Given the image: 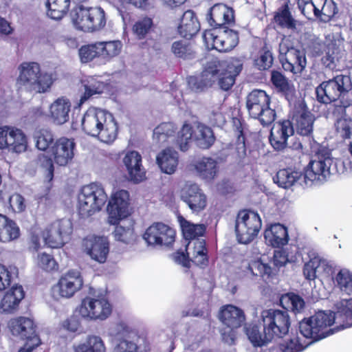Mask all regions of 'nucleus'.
<instances>
[{
  "instance_id": "1",
  "label": "nucleus",
  "mask_w": 352,
  "mask_h": 352,
  "mask_svg": "<svg viewBox=\"0 0 352 352\" xmlns=\"http://www.w3.org/2000/svg\"><path fill=\"white\" fill-rule=\"evenodd\" d=\"M280 303L286 311L270 309L262 311V331L257 324H251L245 327L246 335L254 346H264L274 339L286 336L291 326L290 317L287 311L298 313L305 307L304 300L293 293L282 295Z\"/></svg>"
},
{
  "instance_id": "2",
  "label": "nucleus",
  "mask_w": 352,
  "mask_h": 352,
  "mask_svg": "<svg viewBox=\"0 0 352 352\" xmlns=\"http://www.w3.org/2000/svg\"><path fill=\"white\" fill-rule=\"evenodd\" d=\"M243 64L238 59L223 61H214L210 63L199 76H190L188 84L195 91L202 90L212 85L216 79H219L220 87L227 91L235 82V78L241 72Z\"/></svg>"
},
{
  "instance_id": "3",
  "label": "nucleus",
  "mask_w": 352,
  "mask_h": 352,
  "mask_svg": "<svg viewBox=\"0 0 352 352\" xmlns=\"http://www.w3.org/2000/svg\"><path fill=\"white\" fill-rule=\"evenodd\" d=\"M82 130L97 137L101 142L110 144L117 138L118 124L113 114L104 109L90 107L81 120Z\"/></svg>"
},
{
  "instance_id": "4",
  "label": "nucleus",
  "mask_w": 352,
  "mask_h": 352,
  "mask_svg": "<svg viewBox=\"0 0 352 352\" xmlns=\"http://www.w3.org/2000/svg\"><path fill=\"white\" fill-rule=\"evenodd\" d=\"M17 84L29 91L45 93L56 80L54 72H41L38 63L23 62L18 68Z\"/></svg>"
},
{
  "instance_id": "5",
  "label": "nucleus",
  "mask_w": 352,
  "mask_h": 352,
  "mask_svg": "<svg viewBox=\"0 0 352 352\" xmlns=\"http://www.w3.org/2000/svg\"><path fill=\"white\" fill-rule=\"evenodd\" d=\"M75 143L73 140L65 137L56 140L50 148L53 160L45 154L38 156L37 164L45 172V179L50 182L54 177V163L65 166L69 164L74 157Z\"/></svg>"
},
{
  "instance_id": "6",
  "label": "nucleus",
  "mask_w": 352,
  "mask_h": 352,
  "mask_svg": "<svg viewBox=\"0 0 352 352\" xmlns=\"http://www.w3.org/2000/svg\"><path fill=\"white\" fill-rule=\"evenodd\" d=\"M70 16L75 28L87 32L100 30L107 22L104 10L97 6L78 5L72 10Z\"/></svg>"
},
{
  "instance_id": "7",
  "label": "nucleus",
  "mask_w": 352,
  "mask_h": 352,
  "mask_svg": "<svg viewBox=\"0 0 352 352\" xmlns=\"http://www.w3.org/2000/svg\"><path fill=\"white\" fill-rule=\"evenodd\" d=\"M107 199L104 187L93 182L82 187L78 196V209L80 216L89 217L101 210Z\"/></svg>"
},
{
  "instance_id": "8",
  "label": "nucleus",
  "mask_w": 352,
  "mask_h": 352,
  "mask_svg": "<svg viewBox=\"0 0 352 352\" xmlns=\"http://www.w3.org/2000/svg\"><path fill=\"white\" fill-rule=\"evenodd\" d=\"M270 97L265 91H252L246 97V108L250 116L258 120L263 126L271 124L276 114L270 107Z\"/></svg>"
},
{
  "instance_id": "9",
  "label": "nucleus",
  "mask_w": 352,
  "mask_h": 352,
  "mask_svg": "<svg viewBox=\"0 0 352 352\" xmlns=\"http://www.w3.org/2000/svg\"><path fill=\"white\" fill-rule=\"evenodd\" d=\"M191 139L201 149H208L215 141L214 133L210 127L202 124H197L195 126L184 124L178 133L176 140L177 144L181 151L188 150Z\"/></svg>"
},
{
  "instance_id": "10",
  "label": "nucleus",
  "mask_w": 352,
  "mask_h": 352,
  "mask_svg": "<svg viewBox=\"0 0 352 352\" xmlns=\"http://www.w3.org/2000/svg\"><path fill=\"white\" fill-rule=\"evenodd\" d=\"M279 60L283 69L294 74H300L305 68V51L293 47L290 37L284 36L279 44Z\"/></svg>"
},
{
  "instance_id": "11",
  "label": "nucleus",
  "mask_w": 352,
  "mask_h": 352,
  "mask_svg": "<svg viewBox=\"0 0 352 352\" xmlns=\"http://www.w3.org/2000/svg\"><path fill=\"white\" fill-rule=\"evenodd\" d=\"M80 317L87 321L104 320L112 312L109 300L102 296H86L77 309Z\"/></svg>"
},
{
  "instance_id": "12",
  "label": "nucleus",
  "mask_w": 352,
  "mask_h": 352,
  "mask_svg": "<svg viewBox=\"0 0 352 352\" xmlns=\"http://www.w3.org/2000/svg\"><path fill=\"white\" fill-rule=\"evenodd\" d=\"M352 89L349 76L338 75L332 80L324 82L316 89V94L319 102L330 103L336 101Z\"/></svg>"
},
{
  "instance_id": "13",
  "label": "nucleus",
  "mask_w": 352,
  "mask_h": 352,
  "mask_svg": "<svg viewBox=\"0 0 352 352\" xmlns=\"http://www.w3.org/2000/svg\"><path fill=\"white\" fill-rule=\"evenodd\" d=\"M262 226L258 213L252 210L240 211L236 219L235 232L239 243L246 244L257 236Z\"/></svg>"
},
{
  "instance_id": "14",
  "label": "nucleus",
  "mask_w": 352,
  "mask_h": 352,
  "mask_svg": "<svg viewBox=\"0 0 352 352\" xmlns=\"http://www.w3.org/2000/svg\"><path fill=\"white\" fill-rule=\"evenodd\" d=\"M130 195L126 190L118 189L112 192L109 199L107 212V222L118 225L130 215Z\"/></svg>"
},
{
  "instance_id": "15",
  "label": "nucleus",
  "mask_w": 352,
  "mask_h": 352,
  "mask_svg": "<svg viewBox=\"0 0 352 352\" xmlns=\"http://www.w3.org/2000/svg\"><path fill=\"white\" fill-rule=\"evenodd\" d=\"M203 39L208 50H216L220 52L232 50L239 43L237 32L230 29L206 30Z\"/></svg>"
},
{
  "instance_id": "16",
  "label": "nucleus",
  "mask_w": 352,
  "mask_h": 352,
  "mask_svg": "<svg viewBox=\"0 0 352 352\" xmlns=\"http://www.w3.org/2000/svg\"><path fill=\"white\" fill-rule=\"evenodd\" d=\"M175 236L176 232L172 227L162 222H155L146 229L142 238L149 246L170 248Z\"/></svg>"
},
{
  "instance_id": "17",
  "label": "nucleus",
  "mask_w": 352,
  "mask_h": 352,
  "mask_svg": "<svg viewBox=\"0 0 352 352\" xmlns=\"http://www.w3.org/2000/svg\"><path fill=\"white\" fill-rule=\"evenodd\" d=\"M332 271L331 265L327 260L322 258L315 252L309 254V280H314V287L311 289V298L314 302L322 298L324 290L322 281L318 278L320 276H328Z\"/></svg>"
},
{
  "instance_id": "18",
  "label": "nucleus",
  "mask_w": 352,
  "mask_h": 352,
  "mask_svg": "<svg viewBox=\"0 0 352 352\" xmlns=\"http://www.w3.org/2000/svg\"><path fill=\"white\" fill-rule=\"evenodd\" d=\"M84 284L81 273L78 270H70L64 273L52 287L56 298H70L79 292Z\"/></svg>"
},
{
  "instance_id": "19",
  "label": "nucleus",
  "mask_w": 352,
  "mask_h": 352,
  "mask_svg": "<svg viewBox=\"0 0 352 352\" xmlns=\"http://www.w3.org/2000/svg\"><path fill=\"white\" fill-rule=\"evenodd\" d=\"M72 232V223L69 219H62L54 221L43 234L45 244L52 248H61Z\"/></svg>"
},
{
  "instance_id": "20",
  "label": "nucleus",
  "mask_w": 352,
  "mask_h": 352,
  "mask_svg": "<svg viewBox=\"0 0 352 352\" xmlns=\"http://www.w3.org/2000/svg\"><path fill=\"white\" fill-rule=\"evenodd\" d=\"M28 138L22 130L10 126L0 127V149L21 153L26 151Z\"/></svg>"
},
{
  "instance_id": "21",
  "label": "nucleus",
  "mask_w": 352,
  "mask_h": 352,
  "mask_svg": "<svg viewBox=\"0 0 352 352\" xmlns=\"http://www.w3.org/2000/svg\"><path fill=\"white\" fill-rule=\"evenodd\" d=\"M333 162L329 151L324 148L318 149L309 162V180L319 184L325 182L331 173Z\"/></svg>"
},
{
  "instance_id": "22",
  "label": "nucleus",
  "mask_w": 352,
  "mask_h": 352,
  "mask_svg": "<svg viewBox=\"0 0 352 352\" xmlns=\"http://www.w3.org/2000/svg\"><path fill=\"white\" fill-rule=\"evenodd\" d=\"M82 250L91 260L102 264L109 253V241L107 237L90 234L82 241Z\"/></svg>"
},
{
  "instance_id": "23",
  "label": "nucleus",
  "mask_w": 352,
  "mask_h": 352,
  "mask_svg": "<svg viewBox=\"0 0 352 352\" xmlns=\"http://www.w3.org/2000/svg\"><path fill=\"white\" fill-rule=\"evenodd\" d=\"M219 319L225 325L230 328L228 331L221 333L223 340L228 344H233L234 341L233 329L241 327L245 322V317L243 311L236 306L227 305L221 309Z\"/></svg>"
},
{
  "instance_id": "24",
  "label": "nucleus",
  "mask_w": 352,
  "mask_h": 352,
  "mask_svg": "<svg viewBox=\"0 0 352 352\" xmlns=\"http://www.w3.org/2000/svg\"><path fill=\"white\" fill-rule=\"evenodd\" d=\"M337 322V318H335L334 312L318 311L314 316L309 318V345L313 342L326 338L337 331V327L325 330L327 327H330L334 322Z\"/></svg>"
},
{
  "instance_id": "25",
  "label": "nucleus",
  "mask_w": 352,
  "mask_h": 352,
  "mask_svg": "<svg viewBox=\"0 0 352 352\" xmlns=\"http://www.w3.org/2000/svg\"><path fill=\"white\" fill-rule=\"evenodd\" d=\"M8 328L12 335L26 339L29 342H34V346L40 344V340L35 334L32 319L22 316L12 318L8 322Z\"/></svg>"
},
{
  "instance_id": "26",
  "label": "nucleus",
  "mask_w": 352,
  "mask_h": 352,
  "mask_svg": "<svg viewBox=\"0 0 352 352\" xmlns=\"http://www.w3.org/2000/svg\"><path fill=\"white\" fill-rule=\"evenodd\" d=\"M181 197L193 212L198 213L206 206V196L196 184L186 183L182 190Z\"/></svg>"
},
{
  "instance_id": "27",
  "label": "nucleus",
  "mask_w": 352,
  "mask_h": 352,
  "mask_svg": "<svg viewBox=\"0 0 352 352\" xmlns=\"http://www.w3.org/2000/svg\"><path fill=\"white\" fill-rule=\"evenodd\" d=\"M122 162L131 182L138 184L146 179V170L142 165V157L138 151H127L122 159Z\"/></svg>"
},
{
  "instance_id": "28",
  "label": "nucleus",
  "mask_w": 352,
  "mask_h": 352,
  "mask_svg": "<svg viewBox=\"0 0 352 352\" xmlns=\"http://www.w3.org/2000/svg\"><path fill=\"white\" fill-rule=\"evenodd\" d=\"M294 133V127L289 120H283L275 123L270 131V142L276 151L286 148L288 138Z\"/></svg>"
},
{
  "instance_id": "29",
  "label": "nucleus",
  "mask_w": 352,
  "mask_h": 352,
  "mask_svg": "<svg viewBox=\"0 0 352 352\" xmlns=\"http://www.w3.org/2000/svg\"><path fill=\"white\" fill-rule=\"evenodd\" d=\"M210 25L217 28L234 22V10L223 3H217L210 10L207 16Z\"/></svg>"
},
{
  "instance_id": "30",
  "label": "nucleus",
  "mask_w": 352,
  "mask_h": 352,
  "mask_svg": "<svg viewBox=\"0 0 352 352\" xmlns=\"http://www.w3.org/2000/svg\"><path fill=\"white\" fill-rule=\"evenodd\" d=\"M72 104L69 98L61 96L56 99L50 106V116L52 122L62 125L69 121Z\"/></svg>"
},
{
  "instance_id": "31",
  "label": "nucleus",
  "mask_w": 352,
  "mask_h": 352,
  "mask_svg": "<svg viewBox=\"0 0 352 352\" xmlns=\"http://www.w3.org/2000/svg\"><path fill=\"white\" fill-rule=\"evenodd\" d=\"M25 296V292L21 285H14L4 294L0 302L1 312L11 314L19 307L21 301Z\"/></svg>"
},
{
  "instance_id": "32",
  "label": "nucleus",
  "mask_w": 352,
  "mask_h": 352,
  "mask_svg": "<svg viewBox=\"0 0 352 352\" xmlns=\"http://www.w3.org/2000/svg\"><path fill=\"white\" fill-rule=\"evenodd\" d=\"M191 166L199 177L208 182L214 179L219 172L217 162L210 157H202L195 160Z\"/></svg>"
},
{
  "instance_id": "33",
  "label": "nucleus",
  "mask_w": 352,
  "mask_h": 352,
  "mask_svg": "<svg viewBox=\"0 0 352 352\" xmlns=\"http://www.w3.org/2000/svg\"><path fill=\"white\" fill-rule=\"evenodd\" d=\"M292 122L298 135H308V110L305 100H299L296 102Z\"/></svg>"
},
{
  "instance_id": "34",
  "label": "nucleus",
  "mask_w": 352,
  "mask_h": 352,
  "mask_svg": "<svg viewBox=\"0 0 352 352\" xmlns=\"http://www.w3.org/2000/svg\"><path fill=\"white\" fill-rule=\"evenodd\" d=\"M264 236L266 243L274 248L283 246L289 241L287 229L280 223L271 225L265 230Z\"/></svg>"
},
{
  "instance_id": "35",
  "label": "nucleus",
  "mask_w": 352,
  "mask_h": 352,
  "mask_svg": "<svg viewBox=\"0 0 352 352\" xmlns=\"http://www.w3.org/2000/svg\"><path fill=\"white\" fill-rule=\"evenodd\" d=\"M156 163L164 173L173 174L179 164V154L177 151L168 148L160 153L156 157Z\"/></svg>"
},
{
  "instance_id": "36",
  "label": "nucleus",
  "mask_w": 352,
  "mask_h": 352,
  "mask_svg": "<svg viewBox=\"0 0 352 352\" xmlns=\"http://www.w3.org/2000/svg\"><path fill=\"white\" fill-rule=\"evenodd\" d=\"M179 34L186 38H191L200 29V24L192 10H187L184 14L178 25Z\"/></svg>"
},
{
  "instance_id": "37",
  "label": "nucleus",
  "mask_w": 352,
  "mask_h": 352,
  "mask_svg": "<svg viewBox=\"0 0 352 352\" xmlns=\"http://www.w3.org/2000/svg\"><path fill=\"white\" fill-rule=\"evenodd\" d=\"M74 352H106L102 339L96 335H88L84 340L73 345Z\"/></svg>"
},
{
  "instance_id": "38",
  "label": "nucleus",
  "mask_w": 352,
  "mask_h": 352,
  "mask_svg": "<svg viewBox=\"0 0 352 352\" xmlns=\"http://www.w3.org/2000/svg\"><path fill=\"white\" fill-rule=\"evenodd\" d=\"M20 229L15 221L0 214V241L10 242L19 237Z\"/></svg>"
},
{
  "instance_id": "39",
  "label": "nucleus",
  "mask_w": 352,
  "mask_h": 352,
  "mask_svg": "<svg viewBox=\"0 0 352 352\" xmlns=\"http://www.w3.org/2000/svg\"><path fill=\"white\" fill-rule=\"evenodd\" d=\"M337 311L334 312L335 318H337V322H343V324L337 327V330L352 326V298L344 299L336 305Z\"/></svg>"
},
{
  "instance_id": "40",
  "label": "nucleus",
  "mask_w": 352,
  "mask_h": 352,
  "mask_svg": "<svg viewBox=\"0 0 352 352\" xmlns=\"http://www.w3.org/2000/svg\"><path fill=\"white\" fill-rule=\"evenodd\" d=\"M187 249L188 254L192 256V261L197 265H206L208 263L207 250L205 241L197 239L189 242Z\"/></svg>"
},
{
  "instance_id": "41",
  "label": "nucleus",
  "mask_w": 352,
  "mask_h": 352,
  "mask_svg": "<svg viewBox=\"0 0 352 352\" xmlns=\"http://www.w3.org/2000/svg\"><path fill=\"white\" fill-rule=\"evenodd\" d=\"M244 275L261 276L263 278H269L272 272V267L260 260L253 261L251 263L243 262L242 265Z\"/></svg>"
},
{
  "instance_id": "42",
  "label": "nucleus",
  "mask_w": 352,
  "mask_h": 352,
  "mask_svg": "<svg viewBox=\"0 0 352 352\" xmlns=\"http://www.w3.org/2000/svg\"><path fill=\"white\" fill-rule=\"evenodd\" d=\"M105 85L103 82L99 80L98 78L89 76L87 78L84 83L85 92L80 96L78 107H80L85 102H86L91 96L95 94H101Z\"/></svg>"
},
{
  "instance_id": "43",
  "label": "nucleus",
  "mask_w": 352,
  "mask_h": 352,
  "mask_svg": "<svg viewBox=\"0 0 352 352\" xmlns=\"http://www.w3.org/2000/svg\"><path fill=\"white\" fill-rule=\"evenodd\" d=\"M175 127L172 122H164L157 126L153 131V140L158 144L170 142L174 140Z\"/></svg>"
},
{
  "instance_id": "44",
  "label": "nucleus",
  "mask_w": 352,
  "mask_h": 352,
  "mask_svg": "<svg viewBox=\"0 0 352 352\" xmlns=\"http://www.w3.org/2000/svg\"><path fill=\"white\" fill-rule=\"evenodd\" d=\"M71 0H47V15L52 19L59 20L67 12Z\"/></svg>"
},
{
  "instance_id": "45",
  "label": "nucleus",
  "mask_w": 352,
  "mask_h": 352,
  "mask_svg": "<svg viewBox=\"0 0 352 352\" xmlns=\"http://www.w3.org/2000/svg\"><path fill=\"white\" fill-rule=\"evenodd\" d=\"M179 222L184 236L187 240H192L196 237L202 236L206 230L203 224H194L185 219L183 217L179 216Z\"/></svg>"
},
{
  "instance_id": "46",
  "label": "nucleus",
  "mask_w": 352,
  "mask_h": 352,
  "mask_svg": "<svg viewBox=\"0 0 352 352\" xmlns=\"http://www.w3.org/2000/svg\"><path fill=\"white\" fill-rule=\"evenodd\" d=\"M101 58L110 60L120 54L122 43L120 41L98 42Z\"/></svg>"
},
{
  "instance_id": "47",
  "label": "nucleus",
  "mask_w": 352,
  "mask_h": 352,
  "mask_svg": "<svg viewBox=\"0 0 352 352\" xmlns=\"http://www.w3.org/2000/svg\"><path fill=\"white\" fill-rule=\"evenodd\" d=\"M300 174L298 172L293 171L292 169H281L276 173L274 182L283 188H288L300 178Z\"/></svg>"
},
{
  "instance_id": "48",
  "label": "nucleus",
  "mask_w": 352,
  "mask_h": 352,
  "mask_svg": "<svg viewBox=\"0 0 352 352\" xmlns=\"http://www.w3.org/2000/svg\"><path fill=\"white\" fill-rule=\"evenodd\" d=\"M337 135L342 139L352 138V118H341L335 123ZM349 151L352 154V142L349 144Z\"/></svg>"
},
{
  "instance_id": "49",
  "label": "nucleus",
  "mask_w": 352,
  "mask_h": 352,
  "mask_svg": "<svg viewBox=\"0 0 352 352\" xmlns=\"http://www.w3.org/2000/svg\"><path fill=\"white\" fill-rule=\"evenodd\" d=\"M171 50L175 56L184 60L191 59L194 57V50L187 41H175L172 44Z\"/></svg>"
},
{
  "instance_id": "50",
  "label": "nucleus",
  "mask_w": 352,
  "mask_h": 352,
  "mask_svg": "<svg viewBox=\"0 0 352 352\" xmlns=\"http://www.w3.org/2000/svg\"><path fill=\"white\" fill-rule=\"evenodd\" d=\"M36 146L38 150L46 151L54 141L52 133L47 129H41L34 134Z\"/></svg>"
},
{
  "instance_id": "51",
  "label": "nucleus",
  "mask_w": 352,
  "mask_h": 352,
  "mask_svg": "<svg viewBox=\"0 0 352 352\" xmlns=\"http://www.w3.org/2000/svg\"><path fill=\"white\" fill-rule=\"evenodd\" d=\"M308 346V342L300 341V337L292 338L289 341L279 345L273 352H300Z\"/></svg>"
},
{
  "instance_id": "52",
  "label": "nucleus",
  "mask_w": 352,
  "mask_h": 352,
  "mask_svg": "<svg viewBox=\"0 0 352 352\" xmlns=\"http://www.w3.org/2000/svg\"><path fill=\"white\" fill-rule=\"evenodd\" d=\"M81 62L89 63L96 57H101L98 42L82 46L79 50Z\"/></svg>"
},
{
  "instance_id": "53",
  "label": "nucleus",
  "mask_w": 352,
  "mask_h": 352,
  "mask_svg": "<svg viewBox=\"0 0 352 352\" xmlns=\"http://www.w3.org/2000/svg\"><path fill=\"white\" fill-rule=\"evenodd\" d=\"M340 289L347 294H352V272L346 269L341 270L336 276Z\"/></svg>"
},
{
  "instance_id": "54",
  "label": "nucleus",
  "mask_w": 352,
  "mask_h": 352,
  "mask_svg": "<svg viewBox=\"0 0 352 352\" xmlns=\"http://www.w3.org/2000/svg\"><path fill=\"white\" fill-rule=\"evenodd\" d=\"M116 226L113 232L116 240L124 243H129L135 240L134 230L132 225L126 227Z\"/></svg>"
},
{
  "instance_id": "55",
  "label": "nucleus",
  "mask_w": 352,
  "mask_h": 352,
  "mask_svg": "<svg viewBox=\"0 0 352 352\" xmlns=\"http://www.w3.org/2000/svg\"><path fill=\"white\" fill-rule=\"evenodd\" d=\"M139 338L136 341L123 339L119 341L114 348V352H146L145 348L142 349L138 344Z\"/></svg>"
},
{
  "instance_id": "56",
  "label": "nucleus",
  "mask_w": 352,
  "mask_h": 352,
  "mask_svg": "<svg viewBox=\"0 0 352 352\" xmlns=\"http://www.w3.org/2000/svg\"><path fill=\"white\" fill-rule=\"evenodd\" d=\"M271 80L273 85L278 91L283 93H289L292 91V86L288 82L287 78L279 72H272Z\"/></svg>"
},
{
  "instance_id": "57",
  "label": "nucleus",
  "mask_w": 352,
  "mask_h": 352,
  "mask_svg": "<svg viewBox=\"0 0 352 352\" xmlns=\"http://www.w3.org/2000/svg\"><path fill=\"white\" fill-rule=\"evenodd\" d=\"M153 25V21L149 17H144L137 21L133 26L134 34L139 38H144Z\"/></svg>"
},
{
  "instance_id": "58",
  "label": "nucleus",
  "mask_w": 352,
  "mask_h": 352,
  "mask_svg": "<svg viewBox=\"0 0 352 352\" xmlns=\"http://www.w3.org/2000/svg\"><path fill=\"white\" fill-rule=\"evenodd\" d=\"M337 8L336 4L332 0H328L324 5L322 9L320 10L319 14L316 17L320 21L327 23L329 22L331 18L336 14Z\"/></svg>"
},
{
  "instance_id": "59",
  "label": "nucleus",
  "mask_w": 352,
  "mask_h": 352,
  "mask_svg": "<svg viewBox=\"0 0 352 352\" xmlns=\"http://www.w3.org/2000/svg\"><path fill=\"white\" fill-rule=\"evenodd\" d=\"M38 267L45 271H52L57 268V263L51 254L43 252L38 253L36 259Z\"/></svg>"
},
{
  "instance_id": "60",
  "label": "nucleus",
  "mask_w": 352,
  "mask_h": 352,
  "mask_svg": "<svg viewBox=\"0 0 352 352\" xmlns=\"http://www.w3.org/2000/svg\"><path fill=\"white\" fill-rule=\"evenodd\" d=\"M276 21L282 27L292 29L294 28V21L292 19L287 6H285L275 16Z\"/></svg>"
},
{
  "instance_id": "61",
  "label": "nucleus",
  "mask_w": 352,
  "mask_h": 352,
  "mask_svg": "<svg viewBox=\"0 0 352 352\" xmlns=\"http://www.w3.org/2000/svg\"><path fill=\"white\" fill-rule=\"evenodd\" d=\"M294 256L290 255L285 249L275 250L274 253V263L277 267L285 265L287 263L294 262Z\"/></svg>"
},
{
  "instance_id": "62",
  "label": "nucleus",
  "mask_w": 352,
  "mask_h": 352,
  "mask_svg": "<svg viewBox=\"0 0 352 352\" xmlns=\"http://www.w3.org/2000/svg\"><path fill=\"white\" fill-rule=\"evenodd\" d=\"M10 206L14 212H21L25 210L26 206L24 198L19 194H14L9 198Z\"/></svg>"
},
{
  "instance_id": "63",
  "label": "nucleus",
  "mask_w": 352,
  "mask_h": 352,
  "mask_svg": "<svg viewBox=\"0 0 352 352\" xmlns=\"http://www.w3.org/2000/svg\"><path fill=\"white\" fill-rule=\"evenodd\" d=\"M11 280V272L4 265L0 264V292L9 287Z\"/></svg>"
},
{
  "instance_id": "64",
  "label": "nucleus",
  "mask_w": 352,
  "mask_h": 352,
  "mask_svg": "<svg viewBox=\"0 0 352 352\" xmlns=\"http://www.w3.org/2000/svg\"><path fill=\"white\" fill-rule=\"evenodd\" d=\"M62 326L65 330L75 333L79 330L80 327V322L79 319L76 317L72 316L63 321Z\"/></svg>"
}]
</instances>
